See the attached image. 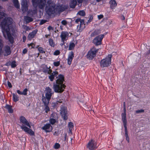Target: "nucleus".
Masks as SVG:
<instances>
[{
  "label": "nucleus",
  "instance_id": "nucleus-37",
  "mask_svg": "<svg viewBox=\"0 0 150 150\" xmlns=\"http://www.w3.org/2000/svg\"><path fill=\"white\" fill-rule=\"evenodd\" d=\"M1 36L0 35V52L2 50V48L3 47L2 40L1 39Z\"/></svg>",
  "mask_w": 150,
  "mask_h": 150
},
{
  "label": "nucleus",
  "instance_id": "nucleus-23",
  "mask_svg": "<svg viewBox=\"0 0 150 150\" xmlns=\"http://www.w3.org/2000/svg\"><path fill=\"white\" fill-rule=\"evenodd\" d=\"M50 98H46V96H42V100L45 105H48L49 103V102Z\"/></svg>",
  "mask_w": 150,
  "mask_h": 150
},
{
  "label": "nucleus",
  "instance_id": "nucleus-45",
  "mask_svg": "<svg viewBox=\"0 0 150 150\" xmlns=\"http://www.w3.org/2000/svg\"><path fill=\"white\" fill-rule=\"evenodd\" d=\"M27 89L26 88L24 89L22 92V95H25L27 94Z\"/></svg>",
  "mask_w": 150,
  "mask_h": 150
},
{
  "label": "nucleus",
  "instance_id": "nucleus-59",
  "mask_svg": "<svg viewBox=\"0 0 150 150\" xmlns=\"http://www.w3.org/2000/svg\"><path fill=\"white\" fill-rule=\"evenodd\" d=\"M127 141L129 143V137L126 138Z\"/></svg>",
  "mask_w": 150,
  "mask_h": 150
},
{
  "label": "nucleus",
  "instance_id": "nucleus-24",
  "mask_svg": "<svg viewBox=\"0 0 150 150\" xmlns=\"http://www.w3.org/2000/svg\"><path fill=\"white\" fill-rule=\"evenodd\" d=\"M110 4L111 7L112 9L114 8L117 5V3L114 0H111L110 1Z\"/></svg>",
  "mask_w": 150,
  "mask_h": 150
},
{
  "label": "nucleus",
  "instance_id": "nucleus-53",
  "mask_svg": "<svg viewBox=\"0 0 150 150\" xmlns=\"http://www.w3.org/2000/svg\"><path fill=\"white\" fill-rule=\"evenodd\" d=\"M7 84H8V85L9 87H10V88L12 87V85H11V83H10V82L9 81H8L7 82Z\"/></svg>",
  "mask_w": 150,
  "mask_h": 150
},
{
  "label": "nucleus",
  "instance_id": "nucleus-16",
  "mask_svg": "<svg viewBox=\"0 0 150 150\" xmlns=\"http://www.w3.org/2000/svg\"><path fill=\"white\" fill-rule=\"evenodd\" d=\"M74 57V53L72 52H69L67 59V63L68 64L70 65L71 63L72 59Z\"/></svg>",
  "mask_w": 150,
  "mask_h": 150
},
{
  "label": "nucleus",
  "instance_id": "nucleus-47",
  "mask_svg": "<svg viewBox=\"0 0 150 150\" xmlns=\"http://www.w3.org/2000/svg\"><path fill=\"white\" fill-rule=\"evenodd\" d=\"M64 25H66L67 24V22L66 20H63L61 22Z\"/></svg>",
  "mask_w": 150,
  "mask_h": 150
},
{
  "label": "nucleus",
  "instance_id": "nucleus-9",
  "mask_svg": "<svg viewBox=\"0 0 150 150\" xmlns=\"http://www.w3.org/2000/svg\"><path fill=\"white\" fill-rule=\"evenodd\" d=\"M60 113L64 120L67 119V110L66 107L63 106L61 107Z\"/></svg>",
  "mask_w": 150,
  "mask_h": 150
},
{
  "label": "nucleus",
  "instance_id": "nucleus-13",
  "mask_svg": "<svg viewBox=\"0 0 150 150\" xmlns=\"http://www.w3.org/2000/svg\"><path fill=\"white\" fill-rule=\"evenodd\" d=\"M42 129L45 130L46 132H48L52 131V127L50 124L48 123L42 127Z\"/></svg>",
  "mask_w": 150,
  "mask_h": 150
},
{
  "label": "nucleus",
  "instance_id": "nucleus-6",
  "mask_svg": "<svg viewBox=\"0 0 150 150\" xmlns=\"http://www.w3.org/2000/svg\"><path fill=\"white\" fill-rule=\"evenodd\" d=\"M39 0H32L33 8L30 10L28 12L29 15L32 16L37 13V6Z\"/></svg>",
  "mask_w": 150,
  "mask_h": 150
},
{
  "label": "nucleus",
  "instance_id": "nucleus-22",
  "mask_svg": "<svg viewBox=\"0 0 150 150\" xmlns=\"http://www.w3.org/2000/svg\"><path fill=\"white\" fill-rule=\"evenodd\" d=\"M37 32V30H35L33 31L32 32L30 33L28 37V39L29 40H31L33 38L35 35L36 34Z\"/></svg>",
  "mask_w": 150,
  "mask_h": 150
},
{
  "label": "nucleus",
  "instance_id": "nucleus-50",
  "mask_svg": "<svg viewBox=\"0 0 150 150\" xmlns=\"http://www.w3.org/2000/svg\"><path fill=\"white\" fill-rule=\"evenodd\" d=\"M93 19V17L91 16H90L89 19L88 20V23H90L91 22Z\"/></svg>",
  "mask_w": 150,
  "mask_h": 150
},
{
  "label": "nucleus",
  "instance_id": "nucleus-1",
  "mask_svg": "<svg viewBox=\"0 0 150 150\" xmlns=\"http://www.w3.org/2000/svg\"><path fill=\"white\" fill-rule=\"evenodd\" d=\"M2 7L0 6V10ZM7 15L4 12L0 11V25L2 28V31L4 37L8 39L11 43L13 42V38L10 33L12 30V19L7 17Z\"/></svg>",
  "mask_w": 150,
  "mask_h": 150
},
{
  "label": "nucleus",
  "instance_id": "nucleus-21",
  "mask_svg": "<svg viewBox=\"0 0 150 150\" xmlns=\"http://www.w3.org/2000/svg\"><path fill=\"white\" fill-rule=\"evenodd\" d=\"M75 22L77 23H79V22L80 23V25L77 26V28L79 27V31L81 30V28L82 25H83L84 24V21L83 20L81 19L80 18H78L75 21Z\"/></svg>",
  "mask_w": 150,
  "mask_h": 150
},
{
  "label": "nucleus",
  "instance_id": "nucleus-20",
  "mask_svg": "<svg viewBox=\"0 0 150 150\" xmlns=\"http://www.w3.org/2000/svg\"><path fill=\"white\" fill-rule=\"evenodd\" d=\"M79 3H81L82 2V0H77ZM77 3V0H71L70 4V6L71 8H74L76 6Z\"/></svg>",
  "mask_w": 150,
  "mask_h": 150
},
{
  "label": "nucleus",
  "instance_id": "nucleus-25",
  "mask_svg": "<svg viewBox=\"0 0 150 150\" xmlns=\"http://www.w3.org/2000/svg\"><path fill=\"white\" fill-rule=\"evenodd\" d=\"M6 108L8 110V112L10 113H12L13 112V110L12 108V106L8 105H6L5 106Z\"/></svg>",
  "mask_w": 150,
  "mask_h": 150
},
{
  "label": "nucleus",
  "instance_id": "nucleus-43",
  "mask_svg": "<svg viewBox=\"0 0 150 150\" xmlns=\"http://www.w3.org/2000/svg\"><path fill=\"white\" fill-rule=\"evenodd\" d=\"M53 64L54 66L57 67L59 65L60 63L59 62H54Z\"/></svg>",
  "mask_w": 150,
  "mask_h": 150
},
{
  "label": "nucleus",
  "instance_id": "nucleus-30",
  "mask_svg": "<svg viewBox=\"0 0 150 150\" xmlns=\"http://www.w3.org/2000/svg\"><path fill=\"white\" fill-rule=\"evenodd\" d=\"M36 48L38 49L39 52L40 53H45V52L42 48L38 46L36 47Z\"/></svg>",
  "mask_w": 150,
  "mask_h": 150
},
{
  "label": "nucleus",
  "instance_id": "nucleus-42",
  "mask_svg": "<svg viewBox=\"0 0 150 150\" xmlns=\"http://www.w3.org/2000/svg\"><path fill=\"white\" fill-rule=\"evenodd\" d=\"M60 147V145L58 143H56L54 146V148L55 149H58Z\"/></svg>",
  "mask_w": 150,
  "mask_h": 150
},
{
  "label": "nucleus",
  "instance_id": "nucleus-39",
  "mask_svg": "<svg viewBox=\"0 0 150 150\" xmlns=\"http://www.w3.org/2000/svg\"><path fill=\"white\" fill-rule=\"evenodd\" d=\"M45 112L46 113H47V112L50 111V108L48 106V105H45Z\"/></svg>",
  "mask_w": 150,
  "mask_h": 150
},
{
  "label": "nucleus",
  "instance_id": "nucleus-3",
  "mask_svg": "<svg viewBox=\"0 0 150 150\" xmlns=\"http://www.w3.org/2000/svg\"><path fill=\"white\" fill-rule=\"evenodd\" d=\"M64 81V77L62 74L59 75L56 77V84L53 83V88L55 92L61 93L64 90L66 86L63 83Z\"/></svg>",
  "mask_w": 150,
  "mask_h": 150
},
{
  "label": "nucleus",
  "instance_id": "nucleus-15",
  "mask_svg": "<svg viewBox=\"0 0 150 150\" xmlns=\"http://www.w3.org/2000/svg\"><path fill=\"white\" fill-rule=\"evenodd\" d=\"M11 52L10 47L8 46H6L4 48V54L5 56L9 55Z\"/></svg>",
  "mask_w": 150,
  "mask_h": 150
},
{
  "label": "nucleus",
  "instance_id": "nucleus-34",
  "mask_svg": "<svg viewBox=\"0 0 150 150\" xmlns=\"http://www.w3.org/2000/svg\"><path fill=\"white\" fill-rule=\"evenodd\" d=\"M75 46V45L74 43L73 42L70 43L69 47V50H73Z\"/></svg>",
  "mask_w": 150,
  "mask_h": 150
},
{
  "label": "nucleus",
  "instance_id": "nucleus-63",
  "mask_svg": "<svg viewBox=\"0 0 150 150\" xmlns=\"http://www.w3.org/2000/svg\"><path fill=\"white\" fill-rule=\"evenodd\" d=\"M66 136H67V134H66L65 135V140H66Z\"/></svg>",
  "mask_w": 150,
  "mask_h": 150
},
{
  "label": "nucleus",
  "instance_id": "nucleus-28",
  "mask_svg": "<svg viewBox=\"0 0 150 150\" xmlns=\"http://www.w3.org/2000/svg\"><path fill=\"white\" fill-rule=\"evenodd\" d=\"M24 19L25 21L27 23H29L33 20V19L32 18L28 16H25Z\"/></svg>",
  "mask_w": 150,
  "mask_h": 150
},
{
  "label": "nucleus",
  "instance_id": "nucleus-14",
  "mask_svg": "<svg viewBox=\"0 0 150 150\" xmlns=\"http://www.w3.org/2000/svg\"><path fill=\"white\" fill-rule=\"evenodd\" d=\"M125 103H124V104ZM122 120L123 123L124 124H127V122L126 120V110L125 104H124V112L122 114Z\"/></svg>",
  "mask_w": 150,
  "mask_h": 150
},
{
  "label": "nucleus",
  "instance_id": "nucleus-57",
  "mask_svg": "<svg viewBox=\"0 0 150 150\" xmlns=\"http://www.w3.org/2000/svg\"><path fill=\"white\" fill-rule=\"evenodd\" d=\"M62 102V101H61V100H59L57 101L56 103L57 104H58V103H61Z\"/></svg>",
  "mask_w": 150,
  "mask_h": 150
},
{
  "label": "nucleus",
  "instance_id": "nucleus-56",
  "mask_svg": "<svg viewBox=\"0 0 150 150\" xmlns=\"http://www.w3.org/2000/svg\"><path fill=\"white\" fill-rule=\"evenodd\" d=\"M26 37L24 35L23 36V42H25L26 39Z\"/></svg>",
  "mask_w": 150,
  "mask_h": 150
},
{
  "label": "nucleus",
  "instance_id": "nucleus-8",
  "mask_svg": "<svg viewBox=\"0 0 150 150\" xmlns=\"http://www.w3.org/2000/svg\"><path fill=\"white\" fill-rule=\"evenodd\" d=\"M97 50L94 48L92 49L88 52L87 55V57L90 59H92L96 56V53Z\"/></svg>",
  "mask_w": 150,
  "mask_h": 150
},
{
  "label": "nucleus",
  "instance_id": "nucleus-33",
  "mask_svg": "<svg viewBox=\"0 0 150 150\" xmlns=\"http://www.w3.org/2000/svg\"><path fill=\"white\" fill-rule=\"evenodd\" d=\"M74 127L73 124L71 122H70L68 124V127L69 130L71 131Z\"/></svg>",
  "mask_w": 150,
  "mask_h": 150
},
{
  "label": "nucleus",
  "instance_id": "nucleus-51",
  "mask_svg": "<svg viewBox=\"0 0 150 150\" xmlns=\"http://www.w3.org/2000/svg\"><path fill=\"white\" fill-rule=\"evenodd\" d=\"M48 28V30L49 31H50L51 30H53V28L52 27L50 26H49L48 27V28Z\"/></svg>",
  "mask_w": 150,
  "mask_h": 150
},
{
  "label": "nucleus",
  "instance_id": "nucleus-64",
  "mask_svg": "<svg viewBox=\"0 0 150 150\" xmlns=\"http://www.w3.org/2000/svg\"><path fill=\"white\" fill-rule=\"evenodd\" d=\"M9 64L8 63H7V64H6V65L7 66H9Z\"/></svg>",
  "mask_w": 150,
  "mask_h": 150
},
{
  "label": "nucleus",
  "instance_id": "nucleus-11",
  "mask_svg": "<svg viewBox=\"0 0 150 150\" xmlns=\"http://www.w3.org/2000/svg\"><path fill=\"white\" fill-rule=\"evenodd\" d=\"M54 93V92L52 91V89L49 87H46L45 90V96L46 98H50Z\"/></svg>",
  "mask_w": 150,
  "mask_h": 150
},
{
  "label": "nucleus",
  "instance_id": "nucleus-32",
  "mask_svg": "<svg viewBox=\"0 0 150 150\" xmlns=\"http://www.w3.org/2000/svg\"><path fill=\"white\" fill-rule=\"evenodd\" d=\"M13 101L15 102L17 101L18 100V97L17 95L13 93Z\"/></svg>",
  "mask_w": 150,
  "mask_h": 150
},
{
  "label": "nucleus",
  "instance_id": "nucleus-41",
  "mask_svg": "<svg viewBox=\"0 0 150 150\" xmlns=\"http://www.w3.org/2000/svg\"><path fill=\"white\" fill-rule=\"evenodd\" d=\"M127 124H123L124 126L125 127V134L128 133V131L127 127Z\"/></svg>",
  "mask_w": 150,
  "mask_h": 150
},
{
  "label": "nucleus",
  "instance_id": "nucleus-27",
  "mask_svg": "<svg viewBox=\"0 0 150 150\" xmlns=\"http://www.w3.org/2000/svg\"><path fill=\"white\" fill-rule=\"evenodd\" d=\"M13 2L16 8H19L20 6L18 0H13Z\"/></svg>",
  "mask_w": 150,
  "mask_h": 150
},
{
  "label": "nucleus",
  "instance_id": "nucleus-18",
  "mask_svg": "<svg viewBox=\"0 0 150 150\" xmlns=\"http://www.w3.org/2000/svg\"><path fill=\"white\" fill-rule=\"evenodd\" d=\"M58 74V72L56 71H53L52 73L51 72L50 74V75L49 76V78L50 81H52L54 80V77L56 76Z\"/></svg>",
  "mask_w": 150,
  "mask_h": 150
},
{
  "label": "nucleus",
  "instance_id": "nucleus-46",
  "mask_svg": "<svg viewBox=\"0 0 150 150\" xmlns=\"http://www.w3.org/2000/svg\"><path fill=\"white\" fill-rule=\"evenodd\" d=\"M59 53L60 52L59 50H56L54 52V55H59Z\"/></svg>",
  "mask_w": 150,
  "mask_h": 150
},
{
  "label": "nucleus",
  "instance_id": "nucleus-61",
  "mask_svg": "<svg viewBox=\"0 0 150 150\" xmlns=\"http://www.w3.org/2000/svg\"><path fill=\"white\" fill-rule=\"evenodd\" d=\"M45 22V21L44 22H43V21H41V22H40V24H42L44 23Z\"/></svg>",
  "mask_w": 150,
  "mask_h": 150
},
{
  "label": "nucleus",
  "instance_id": "nucleus-12",
  "mask_svg": "<svg viewBox=\"0 0 150 150\" xmlns=\"http://www.w3.org/2000/svg\"><path fill=\"white\" fill-rule=\"evenodd\" d=\"M21 9L23 13L25 12L28 9V5L26 0H22L21 2Z\"/></svg>",
  "mask_w": 150,
  "mask_h": 150
},
{
  "label": "nucleus",
  "instance_id": "nucleus-60",
  "mask_svg": "<svg viewBox=\"0 0 150 150\" xmlns=\"http://www.w3.org/2000/svg\"><path fill=\"white\" fill-rule=\"evenodd\" d=\"M125 135L126 138L129 137L128 135V133L125 134Z\"/></svg>",
  "mask_w": 150,
  "mask_h": 150
},
{
  "label": "nucleus",
  "instance_id": "nucleus-40",
  "mask_svg": "<svg viewBox=\"0 0 150 150\" xmlns=\"http://www.w3.org/2000/svg\"><path fill=\"white\" fill-rule=\"evenodd\" d=\"M136 113H143L144 112V110L143 109H141L139 110H137L136 111Z\"/></svg>",
  "mask_w": 150,
  "mask_h": 150
},
{
  "label": "nucleus",
  "instance_id": "nucleus-17",
  "mask_svg": "<svg viewBox=\"0 0 150 150\" xmlns=\"http://www.w3.org/2000/svg\"><path fill=\"white\" fill-rule=\"evenodd\" d=\"M69 36L68 33L66 32H62L60 35V37L62 39V40L63 42L66 40L68 36Z\"/></svg>",
  "mask_w": 150,
  "mask_h": 150
},
{
  "label": "nucleus",
  "instance_id": "nucleus-29",
  "mask_svg": "<svg viewBox=\"0 0 150 150\" xmlns=\"http://www.w3.org/2000/svg\"><path fill=\"white\" fill-rule=\"evenodd\" d=\"M43 72L45 73H47L49 74L52 72V70L49 68L47 67L45 69H44Z\"/></svg>",
  "mask_w": 150,
  "mask_h": 150
},
{
  "label": "nucleus",
  "instance_id": "nucleus-38",
  "mask_svg": "<svg viewBox=\"0 0 150 150\" xmlns=\"http://www.w3.org/2000/svg\"><path fill=\"white\" fill-rule=\"evenodd\" d=\"M16 62L15 61H13L11 63V67L12 68L16 67Z\"/></svg>",
  "mask_w": 150,
  "mask_h": 150
},
{
  "label": "nucleus",
  "instance_id": "nucleus-31",
  "mask_svg": "<svg viewBox=\"0 0 150 150\" xmlns=\"http://www.w3.org/2000/svg\"><path fill=\"white\" fill-rule=\"evenodd\" d=\"M49 42L50 46L52 47H54V46L55 43L52 39L51 38L49 39Z\"/></svg>",
  "mask_w": 150,
  "mask_h": 150
},
{
  "label": "nucleus",
  "instance_id": "nucleus-55",
  "mask_svg": "<svg viewBox=\"0 0 150 150\" xmlns=\"http://www.w3.org/2000/svg\"><path fill=\"white\" fill-rule=\"evenodd\" d=\"M17 92L19 94L22 95V92H21L19 90H18L17 91Z\"/></svg>",
  "mask_w": 150,
  "mask_h": 150
},
{
  "label": "nucleus",
  "instance_id": "nucleus-5",
  "mask_svg": "<svg viewBox=\"0 0 150 150\" xmlns=\"http://www.w3.org/2000/svg\"><path fill=\"white\" fill-rule=\"evenodd\" d=\"M111 54H109L105 58L102 60L100 62V65L102 67H107L111 64L112 57Z\"/></svg>",
  "mask_w": 150,
  "mask_h": 150
},
{
  "label": "nucleus",
  "instance_id": "nucleus-2",
  "mask_svg": "<svg viewBox=\"0 0 150 150\" xmlns=\"http://www.w3.org/2000/svg\"><path fill=\"white\" fill-rule=\"evenodd\" d=\"M66 8L63 5L58 4L56 6L53 2L48 1L46 4V10L48 14L50 15L55 13L62 11Z\"/></svg>",
  "mask_w": 150,
  "mask_h": 150
},
{
  "label": "nucleus",
  "instance_id": "nucleus-54",
  "mask_svg": "<svg viewBox=\"0 0 150 150\" xmlns=\"http://www.w3.org/2000/svg\"><path fill=\"white\" fill-rule=\"evenodd\" d=\"M27 50L26 49H25L23 50V54H25L26 53H27Z\"/></svg>",
  "mask_w": 150,
  "mask_h": 150
},
{
  "label": "nucleus",
  "instance_id": "nucleus-35",
  "mask_svg": "<svg viewBox=\"0 0 150 150\" xmlns=\"http://www.w3.org/2000/svg\"><path fill=\"white\" fill-rule=\"evenodd\" d=\"M56 120L55 118H50L49 122L51 124L53 125L56 122Z\"/></svg>",
  "mask_w": 150,
  "mask_h": 150
},
{
  "label": "nucleus",
  "instance_id": "nucleus-19",
  "mask_svg": "<svg viewBox=\"0 0 150 150\" xmlns=\"http://www.w3.org/2000/svg\"><path fill=\"white\" fill-rule=\"evenodd\" d=\"M46 2L45 0H39L38 4L39 8L41 9H43L45 5Z\"/></svg>",
  "mask_w": 150,
  "mask_h": 150
},
{
  "label": "nucleus",
  "instance_id": "nucleus-49",
  "mask_svg": "<svg viewBox=\"0 0 150 150\" xmlns=\"http://www.w3.org/2000/svg\"><path fill=\"white\" fill-rule=\"evenodd\" d=\"M103 15H100L98 16V19L100 20L102 18H103Z\"/></svg>",
  "mask_w": 150,
  "mask_h": 150
},
{
  "label": "nucleus",
  "instance_id": "nucleus-7",
  "mask_svg": "<svg viewBox=\"0 0 150 150\" xmlns=\"http://www.w3.org/2000/svg\"><path fill=\"white\" fill-rule=\"evenodd\" d=\"M87 146L90 150H94L97 147L96 142L93 139H91L89 142Z\"/></svg>",
  "mask_w": 150,
  "mask_h": 150
},
{
  "label": "nucleus",
  "instance_id": "nucleus-4",
  "mask_svg": "<svg viewBox=\"0 0 150 150\" xmlns=\"http://www.w3.org/2000/svg\"><path fill=\"white\" fill-rule=\"evenodd\" d=\"M21 123L22 125L20 126L21 128L25 132L30 135H34V132L30 128L31 127L28 122L23 116H21L20 118Z\"/></svg>",
  "mask_w": 150,
  "mask_h": 150
},
{
  "label": "nucleus",
  "instance_id": "nucleus-44",
  "mask_svg": "<svg viewBox=\"0 0 150 150\" xmlns=\"http://www.w3.org/2000/svg\"><path fill=\"white\" fill-rule=\"evenodd\" d=\"M59 132L58 130H57L54 132L53 134L54 135L57 136L59 134Z\"/></svg>",
  "mask_w": 150,
  "mask_h": 150
},
{
  "label": "nucleus",
  "instance_id": "nucleus-48",
  "mask_svg": "<svg viewBox=\"0 0 150 150\" xmlns=\"http://www.w3.org/2000/svg\"><path fill=\"white\" fill-rule=\"evenodd\" d=\"M28 45L29 46H31L32 48H34L35 46V44L33 43H31L29 44H28Z\"/></svg>",
  "mask_w": 150,
  "mask_h": 150
},
{
  "label": "nucleus",
  "instance_id": "nucleus-26",
  "mask_svg": "<svg viewBox=\"0 0 150 150\" xmlns=\"http://www.w3.org/2000/svg\"><path fill=\"white\" fill-rule=\"evenodd\" d=\"M100 33V31L99 30H96L94 31L91 33V36L92 37H94L96 35L99 34Z\"/></svg>",
  "mask_w": 150,
  "mask_h": 150
},
{
  "label": "nucleus",
  "instance_id": "nucleus-36",
  "mask_svg": "<svg viewBox=\"0 0 150 150\" xmlns=\"http://www.w3.org/2000/svg\"><path fill=\"white\" fill-rule=\"evenodd\" d=\"M77 14H78L81 16H84L85 15V13L83 10H81L79 11L78 13Z\"/></svg>",
  "mask_w": 150,
  "mask_h": 150
},
{
  "label": "nucleus",
  "instance_id": "nucleus-62",
  "mask_svg": "<svg viewBox=\"0 0 150 150\" xmlns=\"http://www.w3.org/2000/svg\"><path fill=\"white\" fill-rule=\"evenodd\" d=\"M102 0H96V1L97 2H99L101 1Z\"/></svg>",
  "mask_w": 150,
  "mask_h": 150
},
{
  "label": "nucleus",
  "instance_id": "nucleus-52",
  "mask_svg": "<svg viewBox=\"0 0 150 150\" xmlns=\"http://www.w3.org/2000/svg\"><path fill=\"white\" fill-rule=\"evenodd\" d=\"M55 114V113L52 114L50 116V118H55V117H54Z\"/></svg>",
  "mask_w": 150,
  "mask_h": 150
},
{
  "label": "nucleus",
  "instance_id": "nucleus-58",
  "mask_svg": "<svg viewBox=\"0 0 150 150\" xmlns=\"http://www.w3.org/2000/svg\"><path fill=\"white\" fill-rule=\"evenodd\" d=\"M125 18L124 16H122L121 17V19L122 20H124Z\"/></svg>",
  "mask_w": 150,
  "mask_h": 150
},
{
  "label": "nucleus",
  "instance_id": "nucleus-10",
  "mask_svg": "<svg viewBox=\"0 0 150 150\" xmlns=\"http://www.w3.org/2000/svg\"><path fill=\"white\" fill-rule=\"evenodd\" d=\"M104 35H101L96 37L93 40V42L96 45H98L101 43L102 40L103 38Z\"/></svg>",
  "mask_w": 150,
  "mask_h": 150
}]
</instances>
